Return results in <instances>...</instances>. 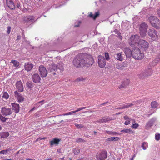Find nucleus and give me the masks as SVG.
<instances>
[{"mask_svg":"<svg viewBox=\"0 0 160 160\" xmlns=\"http://www.w3.org/2000/svg\"><path fill=\"white\" fill-rule=\"evenodd\" d=\"M94 60L90 54L81 53L77 56L73 61V65L77 68L85 67L89 68L93 64Z\"/></svg>","mask_w":160,"mask_h":160,"instance_id":"obj_1","label":"nucleus"},{"mask_svg":"<svg viewBox=\"0 0 160 160\" xmlns=\"http://www.w3.org/2000/svg\"><path fill=\"white\" fill-rule=\"evenodd\" d=\"M49 70L53 75L56 74V72L58 73H61L64 70L63 63L59 62L57 64L53 63L49 65Z\"/></svg>","mask_w":160,"mask_h":160,"instance_id":"obj_2","label":"nucleus"},{"mask_svg":"<svg viewBox=\"0 0 160 160\" xmlns=\"http://www.w3.org/2000/svg\"><path fill=\"white\" fill-rule=\"evenodd\" d=\"M132 56L136 60H141L144 57V54L139 48H135L132 50Z\"/></svg>","mask_w":160,"mask_h":160,"instance_id":"obj_3","label":"nucleus"},{"mask_svg":"<svg viewBox=\"0 0 160 160\" xmlns=\"http://www.w3.org/2000/svg\"><path fill=\"white\" fill-rule=\"evenodd\" d=\"M148 20L152 26L157 29H160V21L155 16H150Z\"/></svg>","mask_w":160,"mask_h":160,"instance_id":"obj_4","label":"nucleus"},{"mask_svg":"<svg viewBox=\"0 0 160 160\" xmlns=\"http://www.w3.org/2000/svg\"><path fill=\"white\" fill-rule=\"evenodd\" d=\"M140 41L138 35H132L129 39V43L131 46H133L138 45Z\"/></svg>","mask_w":160,"mask_h":160,"instance_id":"obj_5","label":"nucleus"},{"mask_svg":"<svg viewBox=\"0 0 160 160\" xmlns=\"http://www.w3.org/2000/svg\"><path fill=\"white\" fill-rule=\"evenodd\" d=\"M108 152L105 150H102L98 152L96 155L97 160H105L107 158Z\"/></svg>","mask_w":160,"mask_h":160,"instance_id":"obj_6","label":"nucleus"},{"mask_svg":"<svg viewBox=\"0 0 160 160\" xmlns=\"http://www.w3.org/2000/svg\"><path fill=\"white\" fill-rule=\"evenodd\" d=\"M145 101V99H139L137 101H133L132 103H127L123 105L122 106L118 108V109H122L123 108H125L130 107H132L134 104H139L142 102H144Z\"/></svg>","mask_w":160,"mask_h":160,"instance_id":"obj_7","label":"nucleus"},{"mask_svg":"<svg viewBox=\"0 0 160 160\" xmlns=\"http://www.w3.org/2000/svg\"><path fill=\"white\" fill-rule=\"evenodd\" d=\"M148 35L154 41L158 40V36L157 31L153 28L149 29L148 31Z\"/></svg>","mask_w":160,"mask_h":160,"instance_id":"obj_8","label":"nucleus"},{"mask_svg":"<svg viewBox=\"0 0 160 160\" xmlns=\"http://www.w3.org/2000/svg\"><path fill=\"white\" fill-rule=\"evenodd\" d=\"M148 26L145 23H142L140 25L139 32L141 37H144L146 35Z\"/></svg>","mask_w":160,"mask_h":160,"instance_id":"obj_9","label":"nucleus"},{"mask_svg":"<svg viewBox=\"0 0 160 160\" xmlns=\"http://www.w3.org/2000/svg\"><path fill=\"white\" fill-rule=\"evenodd\" d=\"M98 63L99 67L102 68L106 65V60L104 57L101 55H99L98 57Z\"/></svg>","mask_w":160,"mask_h":160,"instance_id":"obj_10","label":"nucleus"},{"mask_svg":"<svg viewBox=\"0 0 160 160\" xmlns=\"http://www.w3.org/2000/svg\"><path fill=\"white\" fill-rule=\"evenodd\" d=\"M13 112L11 108L7 107H2V108L1 113L4 116H8L10 115Z\"/></svg>","mask_w":160,"mask_h":160,"instance_id":"obj_11","label":"nucleus"},{"mask_svg":"<svg viewBox=\"0 0 160 160\" xmlns=\"http://www.w3.org/2000/svg\"><path fill=\"white\" fill-rule=\"evenodd\" d=\"M152 73V71L151 69H148L146 71L142 72L139 75V78H142L150 76Z\"/></svg>","mask_w":160,"mask_h":160,"instance_id":"obj_12","label":"nucleus"},{"mask_svg":"<svg viewBox=\"0 0 160 160\" xmlns=\"http://www.w3.org/2000/svg\"><path fill=\"white\" fill-rule=\"evenodd\" d=\"M138 45L141 49L145 50L147 49L149 47V44L145 40H140Z\"/></svg>","mask_w":160,"mask_h":160,"instance_id":"obj_13","label":"nucleus"},{"mask_svg":"<svg viewBox=\"0 0 160 160\" xmlns=\"http://www.w3.org/2000/svg\"><path fill=\"white\" fill-rule=\"evenodd\" d=\"M39 71L42 77H45L47 76L48 71L43 65H41L39 67Z\"/></svg>","mask_w":160,"mask_h":160,"instance_id":"obj_14","label":"nucleus"},{"mask_svg":"<svg viewBox=\"0 0 160 160\" xmlns=\"http://www.w3.org/2000/svg\"><path fill=\"white\" fill-rule=\"evenodd\" d=\"M114 119V118L109 116H105L102 117V119L96 121L95 123H105Z\"/></svg>","mask_w":160,"mask_h":160,"instance_id":"obj_15","label":"nucleus"},{"mask_svg":"<svg viewBox=\"0 0 160 160\" xmlns=\"http://www.w3.org/2000/svg\"><path fill=\"white\" fill-rule=\"evenodd\" d=\"M130 82V80L129 79H124L122 81L121 84L119 86V89H121V88H126L129 85Z\"/></svg>","mask_w":160,"mask_h":160,"instance_id":"obj_16","label":"nucleus"},{"mask_svg":"<svg viewBox=\"0 0 160 160\" xmlns=\"http://www.w3.org/2000/svg\"><path fill=\"white\" fill-rule=\"evenodd\" d=\"M16 87L19 92H21L23 90V87L22 82L20 81H17L16 83Z\"/></svg>","mask_w":160,"mask_h":160,"instance_id":"obj_17","label":"nucleus"},{"mask_svg":"<svg viewBox=\"0 0 160 160\" xmlns=\"http://www.w3.org/2000/svg\"><path fill=\"white\" fill-rule=\"evenodd\" d=\"M128 64L127 62H123L117 64V68L120 70H122L124 68L127 66Z\"/></svg>","mask_w":160,"mask_h":160,"instance_id":"obj_18","label":"nucleus"},{"mask_svg":"<svg viewBox=\"0 0 160 160\" xmlns=\"http://www.w3.org/2000/svg\"><path fill=\"white\" fill-rule=\"evenodd\" d=\"M122 52H118L114 55V57L115 58L119 61L122 62L124 59L123 54Z\"/></svg>","mask_w":160,"mask_h":160,"instance_id":"obj_19","label":"nucleus"},{"mask_svg":"<svg viewBox=\"0 0 160 160\" xmlns=\"http://www.w3.org/2000/svg\"><path fill=\"white\" fill-rule=\"evenodd\" d=\"M32 79L33 82L35 83H38L40 80V78L38 73H35L32 75Z\"/></svg>","mask_w":160,"mask_h":160,"instance_id":"obj_20","label":"nucleus"},{"mask_svg":"<svg viewBox=\"0 0 160 160\" xmlns=\"http://www.w3.org/2000/svg\"><path fill=\"white\" fill-rule=\"evenodd\" d=\"M14 94L15 97L17 98L18 102H21L23 101L24 98L20 93H18L17 91L15 92Z\"/></svg>","mask_w":160,"mask_h":160,"instance_id":"obj_21","label":"nucleus"},{"mask_svg":"<svg viewBox=\"0 0 160 160\" xmlns=\"http://www.w3.org/2000/svg\"><path fill=\"white\" fill-rule=\"evenodd\" d=\"M25 70L27 71H30L32 69L33 67V65L29 62H26L24 65Z\"/></svg>","mask_w":160,"mask_h":160,"instance_id":"obj_22","label":"nucleus"},{"mask_svg":"<svg viewBox=\"0 0 160 160\" xmlns=\"http://www.w3.org/2000/svg\"><path fill=\"white\" fill-rule=\"evenodd\" d=\"M24 20L28 22H33L36 21L35 17L33 16H29L28 17H26L24 18Z\"/></svg>","mask_w":160,"mask_h":160,"instance_id":"obj_23","label":"nucleus"},{"mask_svg":"<svg viewBox=\"0 0 160 160\" xmlns=\"http://www.w3.org/2000/svg\"><path fill=\"white\" fill-rule=\"evenodd\" d=\"M11 106L12 109L16 113H18L19 111V106L18 104H16L15 103H11Z\"/></svg>","mask_w":160,"mask_h":160,"instance_id":"obj_24","label":"nucleus"},{"mask_svg":"<svg viewBox=\"0 0 160 160\" xmlns=\"http://www.w3.org/2000/svg\"><path fill=\"white\" fill-rule=\"evenodd\" d=\"M155 120L154 119L152 118L150 119L147 123L145 126V129H148L150 128L152 126H153Z\"/></svg>","mask_w":160,"mask_h":160,"instance_id":"obj_25","label":"nucleus"},{"mask_svg":"<svg viewBox=\"0 0 160 160\" xmlns=\"http://www.w3.org/2000/svg\"><path fill=\"white\" fill-rule=\"evenodd\" d=\"M124 53H125L127 57H130L131 55L132 56V51L128 48L124 49Z\"/></svg>","mask_w":160,"mask_h":160,"instance_id":"obj_26","label":"nucleus"},{"mask_svg":"<svg viewBox=\"0 0 160 160\" xmlns=\"http://www.w3.org/2000/svg\"><path fill=\"white\" fill-rule=\"evenodd\" d=\"M8 6L11 9H13L15 7L14 3L12 0H6Z\"/></svg>","mask_w":160,"mask_h":160,"instance_id":"obj_27","label":"nucleus"},{"mask_svg":"<svg viewBox=\"0 0 160 160\" xmlns=\"http://www.w3.org/2000/svg\"><path fill=\"white\" fill-rule=\"evenodd\" d=\"M120 132H121L128 133L129 134H133L134 133V131H133L130 128H124L121 130Z\"/></svg>","mask_w":160,"mask_h":160,"instance_id":"obj_28","label":"nucleus"},{"mask_svg":"<svg viewBox=\"0 0 160 160\" xmlns=\"http://www.w3.org/2000/svg\"><path fill=\"white\" fill-rule=\"evenodd\" d=\"M60 141V139L57 138H54L50 142V145L52 146L54 144H58Z\"/></svg>","mask_w":160,"mask_h":160,"instance_id":"obj_29","label":"nucleus"},{"mask_svg":"<svg viewBox=\"0 0 160 160\" xmlns=\"http://www.w3.org/2000/svg\"><path fill=\"white\" fill-rule=\"evenodd\" d=\"M124 119L126 120L125 122H124V124L126 125H128L130 124V121L131 120V119L129 118L128 116H124Z\"/></svg>","mask_w":160,"mask_h":160,"instance_id":"obj_30","label":"nucleus"},{"mask_svg":"<svg viewBox=\"0 0 160 160\" xmlns=\"http://www.w3.org/2000/svg\"><path fill=\"white\" fill-rule=\"evenodd\" d=\"M100 13L99 12H96L95 14L93 15L92 13L90 12L89 14V17L90 18H92L93 19L95 20L97 17H98Z\"/></svg>","mask_w":160,"mask_h":160,"instance_id":"obj_31","label":"nucleus"},{"mask_svg":"<svg viewBox=\"0 0 160 160\" xmlns=\"http://www.w3.org/2000/svg\"><path fill=\"white\" fill-rule=\"evenodd\" d=\"M9 135V132H2L0 133V136L1 138H5L8 137Z\"/></svg>","mask_w":160,"mask_h":160,"instance_id":"obj_32","label":"nucleus"},{"mask_svg":"<svg viewBox=\"0 0 160 160\" xmlns=\"http://www.w3.org/2000/svg\"><path fill=\"white\" fill-rule=\"evenodd\" d=\"M72 152L75 155L78 154L80 152V148L79 147H76L73 149Z\"/></svg>","mask_w":160,"mask_h":160,"instance_id":"obj_33","label":"nucleus"},{"mask_svg":"<svg viewBox=\"0 0 160 160\" xmlns=\"http://www.w3.org/2000/svg\"><path fill=\"white\" fill-rule=\"evenodd\" d=\"M119 140V138L118 137H113L108 138V141H118Z\"/></svg>","mask_w":160,"mask_h":160,"instance_id":"obj_34","label":"nucleus"},{"mask_svg":"<svg viewBox=\"0 0 160 160\" xmlns=\"http://www.w3.org/2000/svg\"><path fill=\"white\" fill-rule=\"evenodd\" d=\"M151 106L152 108H155L158 106V102L156 101H152L151 103Z\"/></svg>","mask_w":160,"mask_h":160,"instance_id":"obj_35","label":"nucleus"},{"mask_svg":"<svg viewBox=\"0 0 160 160\" xmlns=\"http://www.w3.org/2000/svg\"><path fill=\"white\" fill-rule=\"evenodd\" d=\"M9 97V95L8 93L6 92H3V94H2V98H5L6 99H7Z\"/></svg>","mask_w":160,"mask_h":160,"instance_id":"obj_36","label":"nucleus"},{"mask_svg":"<svg viewBox=\"0 0 160 160\" xmlns=\"http://www.w3.org/2000/svg\"><path fill=\"white\" fill-rule=\"evenodd\" d=\"M11 62L13 63L14 66L16 67H18L19 65V62L16 60H12Z\"/></svg>","mask_w":160,"mask_h":160,"instance_id":"obj_37","label":"nucleus"},{"mask_svg":"<svg viewBox=\"0 0 160 160\" xmlns=\"http://www.w3.org/2000/svg\"><path fill=\"white\" fill-rule=\"evenodd\" d=\"M86 78L83 77H81L78 78L75 80V81L77 82H78L80 81H83L86 80Z\"/></svg>","mask_w":160,"mask_h":160,"instance_id":"obj_38","label":"nucleus"},{"mask_svg":"<svg viewBox=\"0 0 160 160\" xmlns=\"http://www.w3.org/2000/svg\"><path fill=\"white\" fill-rule=\"evenodd\" d=\"M86 141L85 140L82 139V138H80L77 139L76 140V143L84 142Z\"/></svg>","mask_w":160,"mask_h":160,"instance_id":"obj_39","label":"nucleus"},{"mask_svg":"<svg viewBox=\"0 0 160 160\" xmlns=\"http://www.w3.org/2000/svg\"><path fill=\"white\" fill-rule=\"evenodd\" d=\"M10 150H11V149H10V148H9L8 149L4 150H2L0 151V154H6L7 153H8V152Z\"/></svg>","mask_w":160,"mask_h":160,"instance_id":"obj_40","label":"nucleus"},{"mask_svg":"<svg viewBox=\"0 0 160 160\" xmlns=\"http://www.w3.org/2000/svg\"><path fill=\"white\" fill-rule=\"evenodd\" d=\"M148 145L147 142H143L142 145V148L143 150H145L147 149L146 146Z\"/></svg>","mask_w":160,"mask_h":160,"instance_id":"obj_41","label":"nucleus"},{"mask_svg":"<svg viewBox=\"0 0 160 160\" xmlns=\"http://www.w3.org/2000/svg\"><path fill=\"white\" fill-rule=\"evenodd\" d=\"M8 119L4 117H3L1 114H0V119L2 122H5L6 120Z\"/></svg>","mask_w":160,"mask_h":160,"instance_id":"obj_42","label":"nucleus"},{"mask_svg":"<svg viewBox=\"0 0 160 160\" xmlns=\"http://www.w3.org/2000/svg\"><path fill=\"white\" fill-rule=\"evenodd\" d=\"M139 126V124L138 123L132 124L131 127L132 128L136 129L138 128Z\"/></svg>","mask_w":160,"mask_h":160,"instance_id":"obj_43","label":"nucleus"},{"mask_svg":"<svg viewBox=\"0 0 160 160\" xmlns=\"http://www.w3.org/2000/svg\"><path fill=\"white\" fill-rule=\"evenodd\" d=\"M155 139L157 141H159L160 139V134L158 133H156L155 134Z\"/></svg>","mask_w":160,"mask_h":160,"instance_id":"obj_44","label":"nucleus"},{"mask_svg":"<svg viewBox=\"0 0 160 160\" xmlns=\"http://www.w3.org/2000/svg\"><path fill=\"white\" fill-rule=\"evenodd\" d=\"M74 125L78 129L81 128L83 127V124H78L76 123H75Z\"/></svg>","mask_w":160,"mask_h":160,"instance_id":"obj_45","label":"nucleus"},{"mask_svg":"<svg viewBox=\"0 0 160 160\" xmlns=\"http://www.w3.org/2000/svg\"><path fill=\"white\" fill-rule=\"evenodd\" d=\"M75 113V111H72L69 112H67L66 113L64 114H63V115H72L73 113Z\"/></svg>","mask_w":160,"mask_h":160,"instance_id":"obj_46","label":"nucleus"},{"mask_svg":"<svg viewBox=\"0 0 160 160\" xmlns=\"http://www.w3.org/2000/svg\"><path fill=\"white\" fill-rule=\"evenodd\" d=\"M105 56L106 57V59L108 60L109 59V56L108 52H106L105 53Z\"/></svg>","mask_w":160,"mask_h":160,"instance_id":"obj_47","label":"nucleus"},{"mask_svg":"<svg viewBox=\"0 0 160 160\" xmlns=\"http://www.w3.org/2000/svg\"><path fill=\"white\" fill-rule=\"evenodd\" d=\"M109 134H113V135H116V134H118V135H120V134L119 133L115 132H110L109 133H108Z\"/></svg>","mask_w":160,"mask_h":160,"instance_id":"obj_48","label":"nucleus"},{"mask_svg":"<svg viewBox=\"0 0 160 160\" xmlns=\"http://www.w3.org/2000/svg\"><path fill=\"white\" fill-rule=\"evenodd\" d=\"M11 28L10 26H8L7 28V33L9 34L10 33L11 31Z\"/></svg>","mask_w":160,"mask_h":160,"instance_id":"obj_49","label":"nucleus"},{"mask_svg":"<svg viewBox=\"0 0 160 160\" xmlns=\"http://www.w3.org/2000/svg\"><path fill=\"white\" fill-rule=\"evenodd\" d=\"M118 38L120 40H122V36L121 35V33L120 32H119L118 34Z\"/></svg>","mask_w":160,"mask_h":160,"instance_id":"obj_50","label":"nucleus"},{"mask_svg":"<svg viewBox=\"0 0 160 160\" xmlns=\"http://www.w3.org/2000/svg\"><path fill=\"white\" fill-rule=\"evenodd\" d=\"M82 110V107H80V108H77L76 110L74 111H75V112H78V111Z\"/></svg>","mask_w":160,"mask_h":160,"instance_id":"obj_51","label":"nucleus"},{"mask_svg":"<svg viewBox=\"0 0 160 160\" xmlns=\"http://www.w3.org/2000/svg\"><path fill=\"white\" fill-rule=\"evenodd\" d=\"M157 13L159 17L160 18V8L158 9L157 11Z\"/></svg>","mask_w":160,"mask_h":160,"instance_id":"obj_52","label":"nucleus"},{"mask_svg":"<svg viewBox=\"0 0 160 160\" xmlns=\"http://www.w3.org/2000/svg\"><path fill=\"white\" fill-rule=\"evenodd\" d=\"M44 102V100H42L41 101H40L39 102H38V103H39V104L41 103V104H42L44 103V102Z\"/></svg>","mask_w":160,"mask_h":160,"instance_id":"obj_53","label":"nucleus"},{"mask_svg":"<svg viewBox=\"0 0 160 160\" xmlns=\"http://www.w3.org/2000/svg\"><path fill=\"white\" fill-rule=\"evenodd\" d=\"M108 103V102H105L104 103H102L101 105V106H102L103 105H104L105 104H106L107 103Z\"/></svg>","mask_w":160,"mask_h":160,"instance_id":"obj_54","label":"nucleus"},{"mask_svg":"<svg viewBox=\"0 0 160 160\" xmlns=\"http://www.w3.org/2000/svg\"><path fill=\"white\" fill-rule=\"evenodd\" d=\"M114 32L116 34H118V30L117 29H115L114 31Z\"/></svg>","mask_w":160,"mask_h":160,"instance_id":"obj_55","label":"nucleus"},{"mask_svg":"<svg viewBox=\"0 0 160 160\" xmlns=\"http://www.w3.org/2000/svg\"><path fill=\"white\" fill-rule=\"evenodd\" d=\"M17 7L19 8H20L21 7L19 3H18L17 4Z\"/></svg>","mask_w":160,"mask_h":160,"instance_id":"obj_56","label":"nucleus"},{"mask_svg":"<svg viewBox=\"0 0 160 160\" xmlns=\"http://www.w3.org/2000/svg\"><path fill=\"white\" fill-rule=\"evenodd\" d=\"M20 37L19 36H18L17 38V40L18 41L20 39Z\"/></svg>","mask_w":160,"mask_h":160,"instance_id":"obj_57","label":"nucleus"},{"mask_svg":"<svg viewBox=\"0 0 160 160\" xmlns=\"http://www.w3.org/2000/svg\"><path fill=\"white\" fill-rule=\"evenodd\" d=\"M39 140H41L40 139V137H39L36 140V142H37Z\"/></svg>","mask_w":160,"mask_h":160,"instance_id":"obj_58","label":"nucleus"},{"mask_svg":"<svg viewBox=\"0 0 160 160\" xmlns=\"http://www.w3.org/2000/svg\"><path fill=\"white\" fill-rule=\"evenodd\" d=\"M158 59H160V53L158 54Z\"/></svg>","mask_w":160,"mask_h":160,"instance_id":"obj_59","label":"nucleus"},{"mask_svg":"<svg viewBox=\"0 0 160 160\" xmlns=\"http://www.w3.org/2000/svg\"><path fill=\"white\" fill-rule=\"evenodd\" d=\"M57 151L58 152H61V149H58L57 150Z\"/></svg>","mask_w":160,"mask_h":160,"instance_id":"obj_60","label":"nucleus"},{"mask_svg":"<svg viewBox=\"0 0 160 160\" xmlns=\"http://www.w3.org/2000/svg\"><path fill=\"white\" fill-rule=\"evenodd\" d=\"M46 138L45 137H44V138H41V140H44Z\"/></svg>","mask_w":160,"mask_h":160,"instance_id":"obj_61","label":"nucleus"},{"mask_svg":"<svg viewBox=\"0 0 160 160\" xmlns=\"http://www.w3.org/2000/svg\"><path fill=\"white\" fill-rule=\"evenodd\" d=\"M35 107H34L32 108L30 110V111H32L35 109Z\"/></svg>","mask_w":160,"mask_h":160,"instance_id":"obj_62","label":"nucleus"},{"mask_svg":"<svg viewBox=\"0 0 160 160\" xmlns=\"http://www.w3.org/2000/svg\"><path fill=\"white\" fill-rule=\"evenodd\" d=\"M45 160H52V158H48V159H47Z\"/></svg>","mask_w":160,"mask_h":160,"instance_id":"obj_63","label":"nucleus"},{"mask_svg":"<svg viewBox=\"0 0 160 160\" xmlns=\"http://www.w3.org/2000/svg\"><path fill=\"white\" fill-rule=\"evenodd\" d=\"M26 160H33L32 159H27Z\"/></svg>","mask_w":160,"mask_h":160,"instance_id":"obj_64","label":"nucleus"}]
</instances>
